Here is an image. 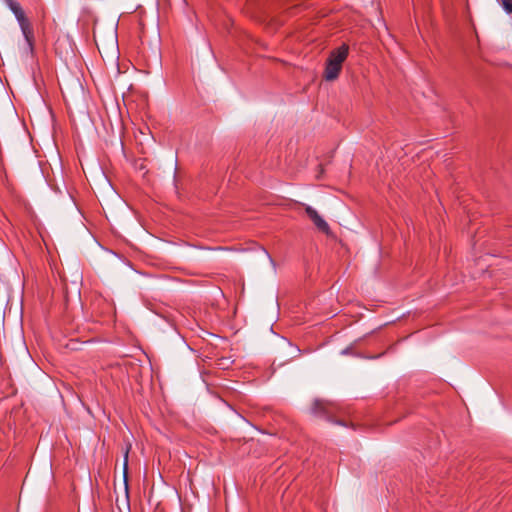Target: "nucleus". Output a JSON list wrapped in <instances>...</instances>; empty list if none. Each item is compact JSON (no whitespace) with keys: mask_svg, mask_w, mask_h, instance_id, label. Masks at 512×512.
Wrapping results in <instances>:
<instances>
[{"mask_svg":"<svg viewBox=\"0 0 512 512\" xmlns=\"http://www.w3.org/2000/svg\"><path fill=\"white\" fill-rule=\"evenodd\" d=\"M348 46L343 44L338 49L333 50L326 63L324 77L327 81L335 80L342 68V63L345 61L348 55Z\"/></svg>","mask_w":512,"mask_h":512,"instance_id":"1","label":"nucleus"},{"mask_svg":"<svg viewBox=\"0 0 512 512\" xmlns=\"http://www.w3.org/2000/svg\"><path fill=\"white\" fill-rule=\"evenodd\" d=\"M9 7L14 13L15 17L17 18L21 31L23 33V36L25 37V40L27 42V49L29 52L32 53L33 51V32L31 29V25L27 18L24 15V12L20 5L12 0H8Z\"/></svg>","mask_w":512,"mask_h":512,"instance_id":"2","label":"nucleus"},{"mask_svg":"<svg viewBox=\"0 0 512 512\" xmlns=\"http://www.w3.org/2000/svg\"><path fill=\"white\" fill-rule=\"evenodd\" d=\"M94 39L96 42V45L98 47L99 52L105 53L108 58L111 60L115 59L117 56V39H116V33L113 29L110 30L109 36L107 41H102L99 39V36L97 35L96 31H94Z\"/></svg>","mask_w":512,"mask_h":512,"instance_id":"3","label":"nucleus"},{"mask_svg":"<svg viewBox=\"0 0 512 512\" xmlns=\"http://www.w3.org/2000/svg\"><path fill=\"white\" fill-rule=\"evenodd\" d=\"M333 411V405L331 403L325 402L323 400L316 399L311 406V413L319 416L324 417L328 421H333L331 418V414Z\"/></svg>","mask_w":512,"mask_h":512,"instance_id":"4","label":"nucleus"},{"mask_svg":"<svg viewBox=\"0 0 512 512\" xmlns=\"http://www.w3.org/2000/svg\"><path fill=\"white\" fill-rule=\"evenodd\" d=\"M251 262L253 264L260 263V264H268L271 267L272 274L275 275L276 269H275V262L273 261L270 254L267 252V250L261 246L257 247L255 250Z\"/></svg>","mask_w":512,"mask_h":512,"instance_id":"5","label":"nucleus"},{"mask_svg":"<svg viewBox=\"0 0 512 512\" xmlns=\"http://www.w3.org/2000/svg\"><path fill=\"white\" fill-rule=\"evenodd\" d=\"M305 211L308 217L313 221L314 225L322 232L328 234L330 228L328 223L318 214V212L309 205H305Z\"/></svg>","mask_w":512,"mask_h":512,"instance_id":"6","label":"nucleus"},{"mask_svg":"<svg viewBox=\"0 0 512 512\" xmlns=\"http://www.w3.org/2000/svg\"><path fill=\"white\" fill-rule=\"evenodd\" d=\"M127 463H128V451H126L125 457H124V491H125L126 500L128 499Z\"/></svg>","mask_w":512,"mask_h":512,"instance_id":"7","label":"nucleus"},{"mask_svg":"<svg viewBox=\"0 0 512 512\" xmlns=\"http://www.w3.org/2000/svg\"><path fill=\"white\" fill-rule=\"evenodd\" d=\"M501 5L507 13L512 14V0H501Z\"/></svg>","mask_w":512,"mask_h":512,"instance_id":"8","label":"nucleus"},{"mask_svg":"<svg viewBox=\"0 0 512 512\" xmlns=\"http://www.w3.org/2000/svg\"><path fill=\"white\" fill-rule=\"evenodd\" d=\"M19 343H20V347H21L22 352L25 353L26 352V348H25L24 344L20 340H19Z\"/></svg>","mask_w":512,"mask_h":512,"instance_id":"9","label":"nucleus"},{"mask_svg":"<svg viewBox=\"0 0 512 512\" xmlns=\"http://www.w3.org/2000/svg\"><path fill=\"white\" fill-rule=\"evenodd\" d=\"M338 425H345L344 423L340 422V421H337L336 422Z\"/></svg>","mask_w":512,"mask_h":512,"instance_id":"10","label":"nucleus"}]
</instances>
